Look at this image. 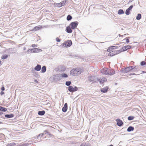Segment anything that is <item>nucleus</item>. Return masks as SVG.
<instances>
[{
    "mask_svg": "<svg viewBox=\"0 0 146 146\" xmlns=\"http://www.w3.org/2000/svg\"><path fill=\"white\" fill-rule=\"evenodd\" d=\"M82 72L81 69L79 68H73L70 71V74L72 76H77L80 74Z\"/></svg>",
    "mask_w": 146,
    "mask_h": 146,
    "instance_id": "nucleus-1",
    "label": "nucleus"
},
{
    "mask_svg": "<svg viewBox=\"0 0 146 146\" xmlns=\"http://www.w3.org/2000/svg\"><path fill=\"white\" fill-rule=\"evenodd\" d=\"M135 67V66H132L127 67L126 68L121 69V72L123 73H126L129 71H131Z\"/></svg>",
    "mask_w": 146,
    "mask_h": 146,
    "instance_id": "nucleus-2",
    "label": "nucleus"
},
{
    "mask_svg": "<svg viewBox=\"0 0 146 146\" xmlns=\"http://www.w3.org/2000/svg\"><path fill=\"white\" fill-rule=\"evenodd\" d=\"M88 80L91 82H94L98 81V79L96 77L91 76L88 78Z\"/></svg>",
    "mask_w": 146,
    "mask_h": 146,
    "instance_id": "nucleus-3",
    "label": "nucleus"
},
{
    "mask_svg": "<svg viewBox=\"0 0 146 146\" xmlns=\"http://www.w3.org/2000/svg\"><path fill=\"white\" fill-rule=\"evenodd\" d=\"M78 89V88L76 86H75L74 88L72 86H69L68 87V90L70 92H74L77 91Z\"/></svg>",
    "mask_w": 146,
    "mask_h": 146,
    "instance_id": "nucleus-4",
    "label": "nucleus"
},
{
    "mask_svg": "<svg viewBox=\"0 0 146 146\" xmlns=\"http://www.w3.org/2000/svg\"><path fill=\"white\" fill-rule=\"evenodd\" d=\"M78 24V23L77 21L73 22L70 23V26L72 29H75L77 27Z\"/></svg>",
    "mask_w": 146,
    "mask_h": 146,
    "instance_id": "nucleus-5",
    "label": "nucleus"
},
{
    "mask_svg": "<svg viewBox=\"0 0 146 146\" xmlns=\"http://www.w3.org/2000/svg\"><path fill=\"white\" fill-rule=\"evenodd\" d=\"M54 76L56 78V81H57L60 80L62 78L64 77V73L56 74Z\"/></svg>",
    "mask_w": 146,
    "mask_h": 146,
    "instance_id": "nucleus-6",
    "label": "nucleus"
},
{
    "mask_svg": "<svg viewBox=\"0 0 146 146\" xmlns=\"http://www.w3.org/2000/svg\"><path fill=\"white\" fill-rule=\"evenodd\" d=\"M72 44V42L71 40H68L64 41V45L66 47H70Z\"/></svg>",
    "mask_w": 146,
    "mask_h": 146,
    "instance_id": "nucleus-7",
    "label": "nucleus"
},
{
    "mask_svg": "<svg viewBox=\"0 0 146 146\" xmlns=\"http://www.w3.org/2000/svg\"><path fill=\"white\" fill-rule=\"evenodd\" d=\"M108 69L107 68H104L101 70V73L104 74L106 75H108L109 72Z\"/></svg>",
    "mask_w": 146,
    "mask_h": 146,
    "instance_id": "nucleus-8",
    "label": "nucleus"
},
{
    "mask_svg": "<svg viewBox=\"0 0 146 146\" xmlns=\"http://www.w3.org/2000/svg\"><path fill=\"white\" fill-rule=\"evenodd\" d=\"M133 6L132 5H131L125 11V14L128 15L130 14L129 12L133 8Z\"/></svg>",
    "mask_w": 146,
    "mask_h": 146,
    "instance_id": "nucleus-9",
    "label": "nucleus"
},
{
    "mask_svg": "<svg viewBox=\"0 0 146 146\" xmlns=\"http://www.w3.org/2000/svg\"><path fill=\"white\" fill-rule=\"evenodd\" d=\"M117 125L119 126H121L123 124L122 121L120 119H117L116 120Z\"/></svg>",
    "mask_w": 146,
    "mask_h": 146,
    "instance_id": "nucleus-10",
    "label": "nucleus"
},
{
    "mask_svg": "<svg viewBox=\"0 0 146 146\" xmlns=\"http://www.w3.org/2000/svg\"><path fill=\"white\" fill-rule=\"evenodd\" d=\"M117 46H111L108 48L107 51L108 52H110L113 49H117Z\"/></svg>",
    "mask_w": 146,
    "mask_h": 146,
    "instance_id": "nucleus-11",
    "label": "nucleus"
},
{
    "mask_svg": "<svg viewBox=\"0 0 146 146\" xmlns=\"http://www.w3.org/2000/svg\"><path fill=\"white\" fill-rule=\"evenodd\" d=\"M64 1H62L59 3H56L54 4L55 6L57 7H60L63 6L64 5Z\"/></svg>",
    "mask_w": 146,
    "mask_h": 146,
    "instance_id": "nucleus-12",
    "label": "nucleus"
},
{
    "mask_svg": "<svg viewBox=\"0 0 146 146\" xmlns=\"http://www.w3.org/2000/svg\"><path fill=\"white\" fill-rule=\"evenodd\" d=\"M131 46L130 45H127L125 46L122 47V51H125V50H126L127 49H130V48H131Z\"/></svg>",
    "mask_w": 146,
    "mask_h": 146,
    "instance_id": "nucleus-13",
    "label": "nucleus"
},
{
    "mask_svg": "<svg viewBox=\"0 0 146 146\" xmlns=\"http://www.w3.org/2000/svg\"><path fill=\"white\" fill-rule=\"evenodd\" d=\"M42 50L38 48H32V52L33 53L38 52L41 51Z\"/></svg>",
    "mask_w": 146,
    "mask_h": 146,
    "instance_id": "nucleus-14",
    "label": "nucleus"
},
{
    "mask_svg": "<svg viewBox=\"0 0 146 146\" xmlns=\"http://www.w3.org/2000/svg\"><path fill=\"white\" fill-rule=\"evenodd\" d=\"M41 69V66L39 64H37L34 68V69L36 71H40Z\"/></svg>",
    "mask_w": 146,
    "mask_h": 146,
    "instance_id": "nucleus-15",
    "label": "nucleus"
},
{
    "mask_svg": "<svg viewBox=\"0 0 146 146\" xmlns=\"http://www.w3.org/2000/svg\"><path fill=\"white\" fill-rule=\"evenodd\" d=\"M109 72L108 75H112L115 73V71L112 69H108Z\"/></svg>",
    "mask_w": 146,
    "mask_h": 146,
    "instance_id": "nucleus-16",
    "label": "nucleus"
},
{
    "mask_svg": "<svg viewBox=\"0 0 146 146\" xmlns=\"http://www.w3.org/2000/svg\"><path fill=\"white\" fill-rule=\"evenodd\" d=\"M71 29H72L71 28H70L69 26H68L66 27V30L68 33H70L72 32V30Z\"/></svg>",
    "mask_w": 146,
    "mask_h": 146,
    "instance_id": "nucleus-17",
    "label": "nucleus"
},
{
    "mask_svg": "<svg viewBox=\"0 0 146 146\" xmlns=\"http://www.w3.org/2000/svg\"><path fill=\"white\" fill-rule=\"evenodd\" d=\"M106 80V78L105 77H103L101 80L98 79V81L100 82V84H102Z\"/></svg>",
    "mask_w": 146,
    "mask_h": 146,
    "instance_id": "nucleus-18",
    "label": "nucleus"
},
{
    "mask_svg": "<svg viewBox=\"0 0 146 146\" xmlns=\"http://www.w3.org/2000/svg\"><path fill=\"white\" fill-rule=\"evenodd\" d=\"M108 89V87L107 86H106L104 88L101 89V91L102 92L105 93L107 91Z\"/></svg>",
    "mask_w": 146,
    "mask_h": 146,
    "instance_id": "nucleus-19",
    "label": "nucleus"
},
{
    "mask_svg": "<svg viewBox=\"0 0 146 146\" xmlns=\"http://www.w3.org/2000/svg\"><path fill=\"white\" fill-rule=\"evenodd\" d=\"M5 117L8 118H11L14 117V115L13 114H6L5 115Z\"/></svg>",
    "mask_w": 146,
    "mask_h": 146,
    "instance_id": "nucleus-20",
    "label": "nucleus"
},
{
    "mask_svg": "<svg viewBox=\"0 0 146 146\" xmlns=\"http://www.w3.org/2000/svg\"><path fill=\"white\" fill-rule=\"evenodd\" d=\"M50 81L52 82H54L56 81V78H55L54 75L51 76L49 79Z\"/></svg>",
    "mask_w": 146,
    "mask_h": 146,
    "instance_id": "nucleus-21",
    "label": "nucleus"
},
{
    "mask_svg": "<svg viewBox=\"0 0 146 146\" xmlns=\"http://www.w3.org/2000/svg\"><path fill=\"white\" fill-rule=\"evenodd\" d=\"M45 111L44 110L40 111L38 112V114L39 115H43L45 114Z\"/></svg>",
    "mask_w": 146,
    "mask_h": 146,
    "instance_id": "nucleus-22",
    "label": "nucleus"
},
{
    "mask_svg": "<svg viewBox=\"0 0 146 146\" xmlns=\"http://www.w3.org/2000/svg\"><path fill=\"white\" fill-rule=\"evenodd\" d=\"M134 128L133 127L130 126L127 129V131L128 132H130L134 130Z\"/></svg>",
    "mask_w": 146,
    "mask_h": 146,
    "instance_id": "nucleus-23",
    "label": "nucleus"
},
{
    "mask_svg": "<svg viewBox=\"0 0 146 146\" xmlns=\"http://www.w3.org/2000/svg\"><path fill=\"white\" fill-rule=\"evenodd\" d=\"M46 67L45 66H43L41 68V72L43 73H44L46 71Z\"/></svg>",
    "mask_w": 146,
    "mask_h": 146,
    "instance_id": "nucleus-24",
    "label": "nucleus"
},
{
    "mask_svg": "<svg viewBox=\"0 0 146 146\" xmlns=\"http://www.w3.org/2000/svg\"><path fill=\"white\" fill-rule=\"evenodd\" d=\"M14 49H15L14 48H9V53H15V52H14V51H15Z\"/></svg>",
    "mask_w": 146,
    "mask_h": 146,
    "instance_id": "nucleus-25",
    "label": "nucleus"
},
{
    "mask_svg": "<svg viewBox=\"0 0 146 146\" xmlns=\"http://www.w3.org/2000/svg\"><path fill=\"white\" fill-rule=\"evenodd\" d=\"M7 110V108L3 107L2 106H0V111L3 112H5Z\"/></svg>",
    "mask_w": 146,
    "mask_h": 146,
    "instance_id": "nucleus-26",
    "label": "nucleus"
},
{
    "mask_svg": "<svg viewBox=\"0 0 146 146\" xmlns=\"http://www.w3.org/2000/svg\"><path fill=\"white\" fill-rule=\"evenodd\" d=\"M116 53H115V51H113L111 52H110L108 54V56H112L114 55Z\"/></svg>",
    "mask_w": 146,
    "mask_h": 146,
    "instance_id": "nucleus-27",
    "label": "nucleus"
},
{
    "mask_svg": "<svg viewBox=\"0 0 146 146\" xmlns=\"http://www.w3.org/2000/svg\"><path fill=\"white\" fill-rule=\"evenodd\" d=\"M8 54H3L1 56V58L2 59H6L8 57Z\"/></svg>",
    "mask_w": 146,
    "mask_h": 146,
    "instance_id": "nucleus-28",
    "label": "nucleus"
},
{
    "mask_svg": "<svg viewBox=\"0 0 146 146\" xmlns=\"http://www.w3.org/2000/svg\"><path fill=\"white\" fill-rule=\"evenodd\" d=\"M124 13V11L121 9L119 10L118 11V13L119 15H121V14H123Z\"/></svg>",
    "mask_w": 146,
    "mask_h": 146,
    "instance_id": "nucleus-29",
    "label": "nucleus"
},
{
    "mask_svg": "<svg viewBox=\"0 0 146 146\" xmlns=\"http://www.w3.org/2000/svg\"><path fill=\"white\" fill-rule=\"evenodd\" d=\"M42 27L40 26H38L35 27L34 28V29L35 31H37L38 30L42 28Z\"/></svg>",
    "mask_w": 146,
    "mask_h": 146,
    "instance_id": "nucleus-30",
    "label": "nucleus"
},
{
    "mask_svg": "<svg viewBox=\"0 0 146 146\" xmlns=\"http://www.w3.org/2000/svg\"><path fill=\"white\" fill-rule=\"evenodd\" d=\"M141 17V14H138L136 17V19L137 20H140Z\"/></svg>",
    "mask_w": 146,
    "mask_h": 146,
    "instance_id": "nucleus-31",
    "label": "nucleus"
},
{
    "mask_svg": "<svg viewBox=\"0 0 146 146\" xmlns=\"http://www.w3.org/2000/svg\"><path fill=\"white\" fill-rule=\"evenodd\" d=\"M72 19V16L70 15H68L66 18L67 20L69 21L71 20Z\"/></svg>",
    "mask_w": 146,
    "mask_h": 146,
    "instance_id": "nucleus-32",
    "label": "nucleus"
},
{
    "mask_svg": "<svg viewBox=\"0 0 146 146\" xmlns=\"http://www.w3.org/2000/svg\"><path fill=\"white\" fill-rule=\"evenodd\" d=\"M68 109V104L67 103L64 104V112H66Z\"/></svg>",
    "mask_w": 146,
    "mask_h": 146,
    "instance_id": "nucleus-33",
    "label": "nucleus"
},
{
    "mask_svg": "<svg viewBox=\"0 0 146 146\" xmlns=\"http://www.w3.org/2000/svg\"><path fill=\"white\" fill-rule=\"evenodd\" d=\"M16 145V144L15 143H8L7 144L6 146H14Z\"/></svg>",
    "mask_w": 146,
    "mask_h": 146,
    "instance_id": "nucleus-34",
    "label": "nucleus"
},
{
    "mask_svg": "<svg viewBox=\"0 0 146 146\" xmlns=\"http://www.w3.org/2000/svg\"><path fill=\"white\" fill-rule=\"evenodd\" d=\"M58 70L59 71H62L64 70V68L63 66H60L58 67Z\"/></svg>",
    "mask_w": 146,
    "mask_h": 146,
    "instance_id": "nucleus-35",
    "label": "nucleus"
},
{
    "mask_svg": "<svg viewBox=\"0 0 146 146\" xmlns=\"http://www.w3.org/2000/svg\"><path fill=\"white\" fill-rule=\"evenodd\" d=\"M71 83V82L70 81H66V82L65 84L66 86H69L70 85Z\"/></svg>",
    "mask_w": 146,
    "mask_h": 146,
    "instance_id": "nucleus-36",
    "label": "nucleus"
},
{
    "mask_svg": "<svg viewBox=\"0 0 146 146\" xmlns=\"http://www.w3.org/2000/svg\"><path fill=\"white\" fill-rule=\"evenodd\" d=\"M134 117L133 116H130L128 117V119L129 120H131L133 119Z\"/></svg>",
    "mask_w": 146,
    "mask_h": 146,
    "instance_id": "nucleus-37",
    "label": "nucleus"
},
{
    "mask_svg": "<svg viewBox=\"0 0 146 146\" xmlns=\"http://www.w3.org/2000/svg\"><path fill=\"white\" fill-rule=\"evenodd\" d=\"M32 49H30L29 50H28L27 51V54H30L31 53H33L32 52Z\"/></svg>",
    "mask_w": 146,
    "mask_h": 146,
    "instance_id": "nucleus-38",
    "label": "nucleus"
},
{
    "mask_svg": "<svg viewBox=\"0 0 146 146\" xmlns=\"http://www.w3.org/2000/svg\"><path fill=\"white\" fill-rule=\"evenodd\" d=\"M146 62L144 61H142L141 62L140 64L142 66H143L146 64Z\"/></svg>",
    "mask_w": 146,
    "mask_h": 146,
    "instance_id": "nucleus-39",
    "label": "nucleus"
},
{
    "mask_svg": "<svg viewBox=\"0 0 146 146\" xmlns=\"http://www.w3.org/2000/svg\"><path fill=\"white\" fill-rule=\"evenodd\" d=\"M135 66V68H134L131 71V72H135L136 71L138 70H136V68H135L136 67H137V66Z\"/></svg>",
    "mask_w": 146,
    "mask_h": 146,
    "instance_id": "nucleus-40",
    "label": "nucleus"
},
{
    "mask_svg": "<svg viewBox=\"0 0 146 146\" xmlns=\"http://www.w3.org/2000/svg\"><path fill=\"white\" fill-rule=\"evenodd\" d=\"M135 66V68H134L131 71V72H135L136 71L138 70H136V68H135L136 67H137V66Z\"/></svg>",
    "mask_w": 146,
    "mask_h": 146,
    "instance_id": "nucleus-41",
    "label": "nucleus"
},
{
    "mask_svg": "<svg viewBox=\"0 0 146 146\" xmlns=\"http://www.w3.org/2000/svg\"><path fill=\"white\" fill-rule=\"evenodd\" d=\"M127 38V39L126 40V42H127V43H129V38H130V37H128L127 38Z\"/></svg>",
    "mask_w": 146,
    "mask_h": 146,
    "instance_id": "nucleus-42",
    "label": "nucleus"
},
{
    "mask_svg": "<svg viewBox=\"0 0 146 146\" xmlns=\"http://www.w3.org/2000/svg\"><path fill=\"white\" fill-rule=\"evenodd\" d=\"M44 134V133L40 134L37 137V138H38L40 136L41 137L43 136V135Z\"/></svg>",
    "mask_w": 146,
    "mask_h": 146,
    "instance_id": "nucleus-43",
    "label": "nucleus"
},
{
    "mask_svg": "<svg viewBox=\"0 0 146 146\" xmlns=\"http://www.w3.org/2000/svg\"><path fill=\"white\" fill-rule=\"evenodd\" d=\"M56 40L57 42H60V40L58 37H57L56 38Z\"/></svg>",
    "mask_w": 146,
    "mask_h": 146,
    "instance_id": "nucleus-44",
    "label": "nucleus"
},
{
    "mask_svg": "<svg viewBox=\"0 0 146 146\" xmlns=\"http://www.w3.org/2000/svg\"><path fill=\"white\" fill-rule=\"evenodd\" d=\"M32 46L33 47H37V45L35 44H33L32 45Z\"/></svg>",
    "mask_w": 146,
    "mask_h": 146,
    "instance_id": "nucleus-45",
    "label": "nucleus"
},
{
    "mask_svg": "<svg viewBox=\"0 0 146 146\" xmlns=\"http://www.w3.org/2000/svg\"><path fill=\"white\" fill-rule=\"evenodd\" d=\"M136 75V74H135L134 73H131L130 74H129L130 75Z\"/></svg>",
    "mask_w": 146,
    "mask_h": 146,
    "instance_id": "nucleus-46",
    "label": "nucleus"
},
{
    "mask_svg": "<svg viewBox=\"0 0 146 146\" xmlns=\"http://www.w3.org/2000/svg\"><path fill=\"white\" fill-rule=\"evenodd\" d=\"M4 94V92L3 91H1L0 93V94L1 96H2Z\"/></svg>",
    "mask_w": 146,
    "mask_h": 146,
    "instance_id": "nucleus-47",
    "label": "nucleus"
},
{
    "mask_svg": "<svg viewBox=\"0 0 146 146\" xmlns=\"http://www.w3.org/2000/svg\"><path fill=\"white\" fill-rule=\"evenodd\" d=\"M135 68H136V70H139L140 69V68L139 67V66H137V67H136Z\"/></svg>",
    "mask_w": 146,
    "mask_h": 146,
    "instance_id": "nucleus-48",
    "label": "nucleus"
},
{
    "mask_svg": "<svg viewBox=\"0 0 146 146\" xmlns=\"http://www.w3.org/2000/svg\"><path fill=\"white\" fill-rule=\"evenodd\" d=\"M44 134H46V133H48V131H47V130H45V131H44Z\"/></svg>",
    "mask_w": 146,
    "mask_h": 146,
    "instance_id": "nucleus-49",
    "label": "nucleus"
},
{
    "mask_svg": "<svg viewBox=\"0 0 146 146\" xmlns=\"http://www.w3.org/2000/svg\"><path fill=\"white\" fill-rule=\"evenodd\" d=\"M5 88L4 87H3L1 88V90L2 91H4L5 90Z\"/></svg>",
    "mask_w": 146,
    "mask_h": 146,
    "instance_id": "nucleus-50",
    "label": "nucleus"
},
{
    "mask_svg": "<svg viewBox=\"0 0 146 146\" xmlns=\"http://www.w3.org/2000/svg\"><path fill=\"white\" fill-rule=\"evenodd\" d=\"M68 77V75L67 74H64V78H67Z\"/></svg>",
    "mask_w": 146,
    "mask_h": 146,
    "instance_id": "nucleus-51",
    "label": "nucleus"
},
{
    "mask_svg": "<svg viewBox=\"0 0 146 146\" xmlns=\"http://www.w3.org/2000/svg\"><path fill=\"white\" fill-rule=\"evenodd\" d=\"M68 0H64V4H65V3L68 2Z\"/></svg>",
    "mask_w": 146,
    "mask_h": 146,
    "instance_id": "nucleus-52",
    "label": "nucleus"
},
{
    "mask_svg": "<svg viewBox=\"0 0 146 146\" xmlns=\"http://www.w3.org/2000/svg\"><path fill=\"white\" fill-rule=\"evenodd\" d=\"M62 111L64 112V107H63L62 108Z\"/></svg>",
    "mask_w": 146,
    "mask_h": 146,
    "instance_id": "nucleus-53",
    "label": "nucleus"
},
{
    "mask_svg": "<svg viewBox=\"0 0 146 146\" xmlns=\"http://www.w3.org/2000/svg\"><path fill=\"white\" fill-rule=\"evenodd\" d=\"M141 72L142 73H146V72L144 71H142Z\"/></svg>",
    "mask_w": 146,
    "mask_h": 146,
    "instance_id": "nucleus-54",
    "label": "nucleus"
},
{
    "mask_svg": "<svg viewBox=\"0 0 146 146\" xmlns=\"http://www.w3.org/2000/svg\"><path fill=\"white\" fill-rule=\"evenodd\" d=\"M35 82L37 83H38V81L36 80H35Z\"/></svg>",
    "mask_w": 146,
    "mask_h": 146,
    "instance_id": "nucleus-55",
    "label": "nucleus"
},
{
    "mask_svg": "<svg viewBox=\"0 0 146 146\" xmlns=\"http://www.w3.org/2000/svg\"><path fill=\"white\" fill-rule=\"evenodd\" d=\"M26 49V48L25 47H24L23 50H25Z\"/></svg>",
    "mask_w": 146,
    "mask_h": 146,
    "instance_id": "nucleus-56",
    "label": "nucleus"
},
{
    "mask_svg": "<svg viewBox=\"0 0 146 146\" xmlns=\"http://www.w3.org/2000/svg\"><path fill=\"white\" fill-rule=\"evenodd\" d=\"M80 146H86L85 145H84V144H82Z\"/></svg>",
    "mask_w": 146,
    "mask_h": 146,
    "instance_id": "nucleus-57",
    "label": "nucleus"
},
{
    "mask_svg": "<svg viewBox=\"0 0 146 146\" xmlns=\"http://www.w3.org/2000/svg\"><path fill=\"white\" fill-rule=\"evenodd\" d=\"M3 114V113L1 112H0V115H1Z\"/></svg>",
    "mask_w": 146,
    "mask_h": 146,
    "instance_id": "nucleus-58",
    "label": "nucleus"
},
{
    "mask_svg": "<svg viewBox=\"0 0 146 146\" xmlns=\"http://www.w3.org/2000/svg\"><path fill=\"white\" fill-rule=\"evenodd\" d=\"M62 46H64V43H63L62 44Z\"/></svg>",
    "mask_w": 146,
    "mask_h": 146,
    "instance_id": "nucleus-59",
    "label": "nucleus"
},
{
    "mask_svg": "<svg viewBox=\"0 0 146 146\" xmlns=\"http://www.w3.org/2000/svg\"><path fill=\"white\" fill-rule=\"evenodd\" d=\"M109 146H113V145H110Z\"/></svg>",
    "mask_w": 146,
    "mask_h": 146,
    "instance_id": "nucleus-60",
    "label": "nucleus"
},
{
    "mask_svg": "<svg viewBox=\"0 0 146 146\" xmlns=\"http://www.w3.org/2000/svg\"><path fill=\"white\" fill-rule=\"evenodd\" d=\"M122 142L121 141H120V143H119V144H120V143H121Z\"/></svg>",
    "mask_w": 146,
    "mask_h": 146,
    "instance_id": "nucleus-61",
    "label": "nucleus"
},
{
    "mask_svg": "<svg viewBox=\"0 0 146 146\" xmlns=\"http://www.w3.org/2000/svg\"><path fill=\"white\" fill-rule=\"evenodd\" d=\"M24 144H23L22 145V146H24Z\"/></svg>",
    "mask_w": 146,
    "mask_h": 146,
    "instance_id": "nucleus-62",
    "label": "nucleus"
},
{
    "mask_svg": "<svg viewBox=\"0 0 146 146\" xmlns=\"http://www.w3.org/2000/svg\"><path fill=\"white\" fill-rule=\"evenodd\" d=\"M1 60H0V64H1Z\"/></svg>",
    "mask_w": 146,
    "mask_h": 146,
    "instance_id": "nucleus-63",
    "label": "nucleus"
},
{
    "mask_svg": "<svg viewBox=\"0 0 146 146\" xmlns=\"http://www.w3.org/2000/svg\"><path fill=\"white\" fill-rule=\"evenodd\" d=\"M1 123H2V122H0V124Z\"/></svg>",
    "mask_w": 146,
    "mask_h": 146,
    "instance_id": "nucleus-64",
    "label": "nucleus"
}]
</instances>
